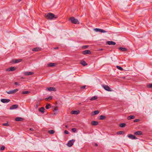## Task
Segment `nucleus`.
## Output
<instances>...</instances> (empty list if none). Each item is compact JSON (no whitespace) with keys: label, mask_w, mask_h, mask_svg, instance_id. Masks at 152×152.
<instances>
[{"label":"nucleus","mask_w":152,"mask_h":152,"mask_svg":"<svg viewBox=\"0 0 152 152\" xmlns=\"http://www.w3.org/2000/svg\"><path fill=\"white\" fill-rule=\"evenodd\" d=\"M45 16L47 19L49 20H52L54 18L56 19L58 17L57 15H55L51 12L45 14Z\"/></svg>","instance_id":"nucleus-1"},{"label":"nucleus","mask_w":152,"mask_h":152,"mask_svg":"<svg viewBox=\"0 0 152 152\" xmlns=\"http://www.w3.org/2000/svg\"><path fill=\"white\" fill-rule=\"evenodd\" d=\"M69 20H70L72 23L75 24L79 23V22L78 20L76 19H75L73 17H71L70 18Z\"/></svg>","instance_id":"nucleus-2"},{"label":"nucleus","mask_w":152,"mask_h":152,"mask_svg":"<svg viewBox=\"0 0 152 152\" xmlns=\"http://www.w3.org/2000/svg\"><path fill=\"white\" fill-rule=\"evenodd\" d=\"M75 141V140L72 139L68 142L66 144L69 147H71L73 144L74 142Z\"/></svg>","instance_id":"nucleus-3"},{"label":"nucleus","mask_w":152,"mask_h":152,"mask_svg":"<svg viewBox=\"0 0 152 152\" xmlns=\"http://www.w3.org/2000/svg\"><path fill=\"white\" fill-rule=\"evenodd\" d=\"M18 91V89H16L10 91H6V92L8 94H15L16 92Z\"/></svg>","instance_id":"nucleus-4"},{"label":"nucleus","mask_w":152,"mask_h":152,"mask_svg":"<svg viewBox=\"0 0 152 152\" xmlns=\"http://www.w3.org/2000/svg\"><path fill=\"white\" fill-rule=\"evenodd\" d=\"M102 87L106 90H107L108 91H111L110 88L107 85H102Z\"/></svg>","instance_id":"nucleus-5"},{"label":"nucleus","mask_w":152,"mask_h":152,"mask_svg":"<svg viewBox=\"0 0 152 152\" xmlns=\"http://www.w3.org/2000/svg\"><path fill=\"white\" fill-rule=\"evenodd\" d=\"M15 70V68L13 67H11L7 69L6 70V71H13Z\"/></svg>","instance_id":"nucleus-6"},{"label":"nucleus","mask_w":152,"mask_h":152,"mask_svg":"<svg viewBox=\"0 0 152 152\" xmlns=\"http://www.w3.org/2000/svg\"><path fill=\"white\" fill-rule=\"evenodd\" d=\"M46 89L48 91H56L55 88L54 87H50L47 88Z\"/></svg>","instance_id":"nucleus-7"},{"label":"nucleus","mask_w":152,"mask_h":152,"mask_svg":"<svg viewBox=\"0 0 152 152\" xmlns=\"http://www.w3.org/2000/svg\"><path fill=\"white\" fill-rule=\"evenodd\" d=\"M91 52L90 50H86L82 52V53L84 55H86L87 54H91Z\"/></svg>","instance_id":"nucleus-8"},{"label":"nucleus","mask_w":152,"mask_h":152,"mask_svg":"<svg viewBox=\"0 0 152 152\" xmlns=\"http://www.w3.org/2000/svg\"><path fill=\"white\" fill-rule=\"evenodd\" d=\"M128 137L129 138L132 139H137V138L135 136L132 134L128 135Z\"/></svg>","instance_id":"nucleus-9"},{"label":"nucleus","mask_w":152,"mask_h":152,"mask_svg":"<svg viewBox=\"0 0 152 152\" xmlns=\"http://www.w3.org/2000/svg\"><path fill=\"white\" fill-rule=\"evenodd\" d=\"M10 100L8 99H1V102L3 103H8L9 102Z\"/></svg>","instance_id":"nucleus-10"},{"label":"nucleus","mask_w":152,"mask_h":152,"mask_svg":"<svg viewBox=\"0 0 152 152\" xmlns=\"http://www.w3.org/2000/svg\"><path fill=\"white\" fill-rule=\"evenodd\" d=\"M80 113L79 110H72L71 111V114H72L77 115Z\"/></svg>","instance_id":"nucleus-11"},{"label":"nucleus","mask_w":152,"mask_h":152,"mask_svg":"<svg viewBox=\"0 0 152 152\" xmlns=\"http://www.w3.org/2000/svg\"><path fill=\"white\" fill-rule=\"evenodd\" d=\"M18 107V105L17 104H14L11 106L10 108V110H13L17 108Z\"/></svg>","instance_id":"nucleus-12"},{"label":"nucleus","mask_w":152,"mask_h":152,"mask_svg":"<svg viewBox=\"0 0 152 152\" xmlns=\"http://www.w3.org/2000/svg\"><path fill=\"white\" fill-rule=\"evenodd\" d=\"M107 44L109 45H115L116 44L115 42L113 41H108L107 42Z\"/></svg>","instance_id":"nucleus-13"},{"label":"nucleus","mask_w":152,"mask_h":152,"mask_svg":"<svg viewBox=\"0 0 152 152\" xmlns=\"http://www.w3.org/2000/svg\"><path fill=\"white\" fill-rule=\"evenodd\" d=\"M56 63H50L48 64V67H53L55 66L56 65Z\"/></svg>","instance_id":"nucleus-14"},{"label":"nucleus","mask_w":152,"mask_h":152,"mask_svg":"<svg viewBox=\"0 0 152 152\" xmlns=\"http://www.w3.org/2000/svg\"><path fill=\"white\" fill-rule=\"evenodd\" d=\"M23 120V119L22 118L17 117L15 118L16 121H22Z\"/></svg>","instance_id":"nucleus-15"},{"label":"nucleus","mask_w":152,"mask_h":152,"mask_svg":"<svg viewBox=\"0 0 152 152\" xmlns=\"http://www.w3.org/2000/svg\"><path fill=\"white\" fill-rule=\"evenodd\" d=\"M41 48L39 47H37L33 48L32 50L34 51H38L41 50Z\"/></svg>","instance_id":"nucleus-16"},{"label":"nucleus","mask_w":152,"mask_h":152,"mask_svg":"<svg viewBox=\"0 0 152 152\" xmlns=\"http://www.w3.org/2000/svg\"><path fill=\"white\" fill-rule=\"evenodd\" d=\"M134 134L136 135H140L142 134V132L140 131H136L134 132Z\"/></svg>","instance_id":"nucleus-17"},{"label":"nucleus","mask_w":152,"mask_h":152,"mask_svg":"<svg viewBox=\"0 0 152 152\" xmlns=\"http://www.w3.org/2000/svg\"><path fill=\"white\" fill-rule=\"evenodd\" d=\"M91 124L92 125L96 126L98 124V123L96 121H93L91 122Z\"/></svg>","instance_id":"nucleus-18"},{"label":"nucleus","mask_w":152,"mask_h":152,"mask_svg":"<svg viewBox=\"0 0 152 152\" xmlns=\"http://www.w3.org/2000/svg\"><path fill=\"white\" fill-rule=\"evenodd\" d=\"M34 74V73L33 72H25L24 73L25 75L26 76L30 75H32Z\"/></svg>","instance_id":"nucleus-19"},{"label":"nucleus","mask_w":152,"mask_h":152,"mask_svg":"<svg viewBox=\"0 0 152 152\" xmlns=\"http://www.w3.org/2000/svg\"><path fill=\"white\" fill-rule=\"evenodd\" d=\"M80 64L84 66H85L87 65V64L84 61H80Z\"/></svg>","instance_id":"nucleus-20"},{"label":"nucleus","mask_w":152,"mask_h":152,"mask_svg":"<svg viewBox=\"0 0 152 152\" xmlns=\"http://www.w3.org/2000/svg\"><path fill=\"white\" fill-rule=\"evenodd\" d=\"M119 49L122 51H125L127 50V49L124 48L120 47Z\"/></svg>","instance_id":"nucleus-21"},{"label":"nucleus","mask_w":152,"mask_h":152,"mask_svg":"<svg viewBox=\"0 0 152 152\" xmlns=\"http://www.w3.org/2000/svg\"><path fill=\"white\" fill-rule=\"evenodd\" d=\"M135 116L134 115H131L128 117L127 119L129 120L133 119L135 118Z\"/></svg>","instance_id":"nucleus-22"},{"label":"nucleus","mask_w":152,"mask_h":152,"mask_svg":"<svg viewBox=\"0 0 152 152\" xmlns=\"http://www.w3.org/2000/svg\"><path fill=\"white\" fill-rule=\"evenodd\" d=\"M45 110L44 107H42L39 109V111L41 112L42 113H44V110Z\"/></svg>","instance_id":"nucleus-23"},{"label":"nucleus","mask_w":152,"mask_h":152,"mask_svg":"<svg viewBox=\"0 0 152 152\" xmlns=\"http://www.w3.org/2000/svg\"><path fill=\"white\" fill-rule=\"evenodd\" d=\"M105 118V116L103 115H101L99 117V119L100 120H104Z\"/></svg>","instance_id":"nucleus-24"},{"label":"nucleus","mask_w":152,"mask_h":152,"mask_svg":"<svg viewBox=\"0 0 152 152\" xmlns=\"http://www.w3.org/2000/svg\"><path fill=\"white\" fill-rule=\"evenodd\" d=\"M126 124L125 123H122L119 124V126L121 128L124 127L126 126Z\"/></svg>","instance_id":"nucleus-25"},{"label":"nucleus","mask_w":152,"mask_h":152,"mask_svg":"<svg viewBox=\"0 0 152 152\" xmlns=\"http://www.w3.org/2000/svg\"><path fill=\"white\" fill-rule=\"evenodd\" d=\"M124 134V132L122 131H120L117 132L118 134Z\"/></svg>","instance_id":"nucleus-26"},{"label":"nucleus","mask_w":152,"mask_h":152,"mask_svg":"<svg viewBox=\"0 0 152 152\" xmlns=\"http://www.w3.org/2000/svg\"><path fill=\"white\" fill-rule=\"evenodd\" d=\"M48 132L50 134H53L55 132L54 130H49L48 131Z\"/></svg>","instance_id":"nucleus-27"},{"label":"nucleus","mask_w":152,"mask_h":152,"mask_svg":"<svg viewBox=\"0 0 152 152\" xmlns=\"http://www.w3.org/2000/svg\"><path fill=\"white\" fill-rule=\"evenodd\" d=\"M22 59H15L14 61V62L15 63H18L21 61Z\"/></svg>","instance_id":"nucleus-28"},{"label":"nucleus","mask_w":152,"mask_h":152,"mask_svg":"<svg viewBox=\"0 0 152 152\" xmlns=\"http://www.w3.org/2000/svg\"><path fill=\"white\" fill-rule=\"evenodd\" d=\"M97 96H95L92 97L91 98V99H90V100L92 101V100H96V99H97Z\"/></svg>","instance_id":"nucleus-29"},{"label":"nucleus","mask_w":152,"mask_h":152,"mask_svg":"<svg viewBox=\"0 0 152 152\" xmlns=\"http://www.w3.org/2000/svg\"><path fill=\"white\" fill-rule=\"evenodd\" d=\"M30 92L28 91H24L22 92V94H29Z\"/></svg>","instance_id":"nucleus-30"},{"label":"nucleus","mask_w":152,"mask_h":152,"mask_svg":"<svg viewBox=\"0 0 152 152\" xmlns=\"http://www.w3.org/2000/svg\"><path fill=\"white\" fill-rule=\"evenodd\" d=\"M52 99V96H50L49 97H48V98H45V99L46 101H48L49 100H50Z\"/></svg>","instance_id":"nucleus-31"},{"label":"nucleus","mask_w":152,"mask_h":152,"mask_svg":"<svg viewBox=\"0 0 152 152\" xmlns=\"http://www.w3.org/2000/svg\"><path fill=\"white\" fill-rule=\"evenodd\" d=\"M94 115H97L99 113V111L98 110H95L94 111Z\"/></svg>","instance_id":"nucleus-32"},{"label":"nucleus","mask_w":152,"mask_h":152,"mask_svg":"<svg viewBox=\"0 0 152 152\" xmlns=\"http://www.w3.org/2000/svg\"><path fill=\"white\" fill-rule=\"evenodd\" d=\"M101 29L95 28L94 29V30L96 32H100Z\"/></svg>","instance_id":"nucleus-33"},{"label":"nucleus","mask_w":152,"mask_h":152,"mask_svg":"<svg viewBox=\"0 0 152 152\" xmlns=\"http://www.w3.org/2000/svg\"><path fill=\"white\" fill-rule=\"evenodd\" d=\"M116 67L119 70H123V69L121 66H116Z\"/></svg>","instance_id":"nucleus-34"},{"label":"nucleus","mask_w":152,"mask_h":152,"mask_svg":"<svg viewBox=\"0 0 152 152\" xmlns=\"http://www.w3.org/2000/svg\"><path fill=\"white\" fill-rule=\"evenodd\" d=\"M50 106V104H47L45 106V108L47 109H49V106Z\"/></svg>","instance_id":"nucleus-35"},{"label":"nucleus","mask_w":152,"mask_h":152,"mask_svg":"<svg viewBox=\"0 0 152 152\" xmlns=\"http://www.w3.org/2000/svg\"><path fill=\"white\" fill-rule=\"evenodd\" d=\"M88 47V46L87 45H84L82 46V48L83 49H85L86 48H87Z\"/></svg>","instance_id":"nucleus-36"},{"label":"nucleus","mask_w":152,"mask_h":152,"mask_svg":"<svg viewBox=\"0 0 152 152\" xmlns=\"http://www.w3.org/2000/svg\"><path fill=\"white\" fill-rule=\"evenodd\" d=\"M147 86L148 87L150 88H152V84H149L147 85Z\"/></svg>","instance_id":"nucleus-37"},{"label":"nucleus","mask_w":152,"mask_h":152,"mask_svg":"<svg viewBox=\"0 0 152 152\" xmlns=\"http://www.w3.org/2000/svg\"><path fill=\"white\" fill-rule=\"evenodd\" d=\"M2 125L4 126H9L8 124V122L6 123H4Z\"/></svg>","instance_id":"nucleus-38"},{"label":"nucleus","mask_w":152,"mask_h":152,"mask_svg":"<svg viewBox=\"0 0 152 152\" xmlns=\"http://www.w3.org/2000/svg\"><path fill=\"white\" fill-rule=\"evenodd\" d=\"M100 32L102 33H106L107 32L105 30H103L102 29H101Z\"/></svg>","instance_id":"nucleus-39"},{"label":"nucleus","mask_w":152,"mask_h":152,"mask_svg":"<svg viewBox=\"0 0 152 152\" xmlns=\"http://www.w3.org/2000/svg\"><path fill=\"white\" fill-rule=\"evenodd\" d=\"M72 131L75 133L77 131V129L76 128H72Z\"/></svg>","instance_id":"nucleus-40"},{"label":"nucleus","mask_w":152,"mask_h":152,"mask_svg":"<svg viewBox=\"0 0 152 152\" xmlns=\"http://www.w3.org/2000/svg\"><path fill=\"white\" fill-rule=\"evenodd\" d=\"M140 121L139 119H136L134 121V122H137Z\"/></svg>","instance_id":"nucleus-41"},{"label":"nucleus","mask_w":152,"mask_h":152,"mask_svg":"<svg viewBox=\"0 0 152 152\" xmlns=\"http://www.w3.org/2000/svg\"><path fill=\"white\" fill-rule=\"evenodd\" d=\"M5 147L4 146H2L1 148V150H3L5 149Z\"/></svg>","instance_id":"nucleus-42"},{"label":"nucleus","mask_w":152,"mask_h":152,"mask_svg":"<svg viewBox=\"0 0 152 152\" xmlns=\"http://www.w3.org/2000/svg\"><path fill=\"white\" fill-rule=\"evenodd\" d=\"M58 110V108L57 107H55V108L54 109L53 111L54 112H55V111H56H56L57 110Z\"/></svg>","instance_id":"nucleus-43"},{"label":"nucleus","mask_w":152,"mask_h":152,"mask_svg":"<svg viewBox=\"0 0 152 152\" xmlns=\"http://www.w3.org/2000/svg\"><path fill=\"white\" fill-rule=\"evenodd\" d=\"M64 133L66 134H69V132L67 130H66L64 131Z\"/></svg>","instance_id":"nucleus-44"},{"label":"nucleus","mask_w":152,"mask_h":152,"mask_svg":"<svg viewBox=\"0 0 152 152\" xmlns=\"http://www.w3.org/2000/svg\"><path fill=\"white\" fill-rule=\"evenodd\" d=\"M85 87H86L85 86H81L80 88L81 89H84L85 88Z\"/></svg>","instance_id":"nucleus-45"},{"label":"nucleus","mask_w":152,"mask_h":152,"mask_svg":"<svg viewBox=\"0 0 152 152\" xmlns=\"http://www.w3.org/2000/svg\"><path fill=\"white\" fill-rule=\"evenodd\" d=\"M39 106V104L38 103H37V104H36V108H37L38 106Z\"/></svg>","instance_id":"nucleus-46"},{"label":"nucleus","mask_w":152,"mask_h":152,"mask_svg":"<svg viewBox=\"0 0 152 152\" xmlns=\"http://www.w3.org/2000/svg\"><path fill=\"white\" fill-rule=\"evenodd\" d=\"M15 84L16 85H19V83L17 82H15Z\"/></svg>","instance_id":"nucleus-47"},{"label":"nucleus","mask_w":152,"mask_h":152,"mask_svg":"<svg viewBox=\"0 0 152 152\" xmlns=\"http://www.w3.org/2000/svg\"><path fill=\"white\" fill-rule=\"evenodd\" d=\"M29 130L30 131H34V129H33V128H30Z\"/></svg>","instance_id":"nucleus-48"},{"label":"nucleus","mask_w":152,"mask_h":152,"mask_svg":"<svg viewBox=\"0 0 152 152\" xmlns=\"http://www.w3.org/2000/svg\"><path fill=\"white\" fill-rule=\"evenodd\" d=\"M58 48V47H56L54 48V49H57Z\"/></svg>","instance_id":"nucleus-49"},{"label":"nucleus","mask_w":152,"mask_h":152,"mask_svg":"<svg viewBox=\"0 0 152 152\" xmlns=\"http://www.w3.org/2000/svg\"><path fill=\"white\" fill-rule=\"evenodd\" d=\"M95 146H98V145H97V144H96H96H95Z\"/></svg>","instance_id":"nucleus-50"},{"label":"nucleus","mask_w":152,"mask_h":152,"mask_svg":"<svg viewBox=\"0 0 152 152\" xmlns=\"http://www.w3.org/2000/svg\"><path fill=\"white\" fill-rule=\"evenodd\" d=\"M65 127H66V128H68V126H67V125H66V126H65Z\"/></svg>","instance_id":"nucleus-51"},{"label":"nucleus","mask_w":152,"mask_h":152,"mask_svg":"<svg viewBox=\"0 0 152 152\" xmlns=\"http://www.w3.org/2000/svg\"><path fill=\"white\" fill-rule=\"evenodd\" d=\"M103 50V49H102V48H101V49H99V50Z\"/></svg>","instance_id":"nucleus-52"},{"label":"nucleus","mask_w":152,"mask_h":152,"mask_svg":"<svg viewBox=\"0 0 152 152\" xmlns=\"http://www.w3.org/2000/svg\"><path fill=\"white\" fill-rule=\"evenodd\" d=\"M21 0H18L19 1H20Z\"/></svg>","instance_id":"nucleus-53"},{"label":"nucleus","mask_w":152,"mask_h":152,"mask_svg":"<svg viewBox=\"0 0 152 152\" xmlns=\"http://www.w3.org/2000/svg\"><path fill=\"white\" fill-rule=\"evenodd\" d=\"M125 78V77H123L122 78H123V79H124Z\"/></svg>","instance_id":"nucleus-54"}]
</instances>
